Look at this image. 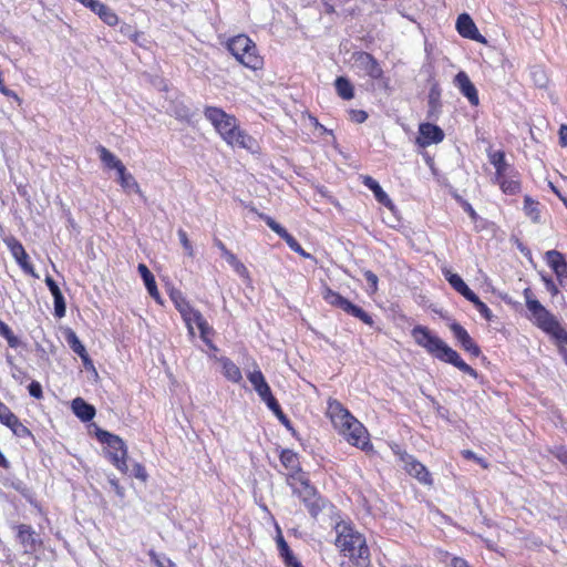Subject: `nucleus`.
<instances>
[{"label":"nucleus","instance_id":"nucleus-1","mask_svg":"<svg viewBox=\"0 0 567 567\" xmlns=\"http://www.w3.org/2000/svg\"><path fill=\"white\" fill-rule=\"evenodd\" d=\"M204 116L229 147L246 150L251 154L260 152L259 142L240 127L235 115L227 113L221 107L207 105L204 107Z\"/></svg>","mask_w":567,"mask_h":567},{"label":"nucleus","instance_id":"nucleus-2","mask_svg":"<svg viewBox=\"0 0 567 567\" xmlns=\"http://www.w3.org/2000/svg\"><path fill=\"white\" fill-rule=\"evenodd\" d=\"M336 533L334 546L340 555L348 558L355 567H370L371 554L365 536L360 533L351 520H339L333 525Z\"/></svg>","mask_w":567,"mask_h":567},{"label":"nucleus","instance_id":"nucleus-3","mask_svg":"<svg viewBox=\"0 0 567 567\" xmlns=\"http://www.w3.org/2000/svg\"><path fill=\"white\" fill-rule=\"evenodd\" d=\"M526 308L529 312L528 319L540 331L549 336L558 346L559 353L567 363V329L560 323L558 318L551 313L536 298L533 290L527 287L523 290Z\"/></svg>","mask_w":567,"mask_h":567},{"label":"nucleus","instance_id":"nucleus-4","mask_svg":"<svg viewBox=\"0 0 567 567\" xmlns=\"http://www.w3.org/2000/svg\"><path fill=\"white\" fill-rule=\"evenodd\" d=\"M411 334L415 343L425 349L433 358L454 365L474 379L478 378V372L467 364L456 350L451 348L440 337L433 334L427 327L417 324L412 329Z\"/></svg>","mask_w":567,"mask_h":567},{"label":"nucleus","instance_id":"nucleus-5","mask_svg":"<svg viewBox=\"0 0 567 567\" xmlns=\"http://www.w3.org/2000/svg\"><path fill=\"white\" fill-rule=\"evenodd\" d=\"M226 50L244 68L254 72L264 70L265 59L256 42L245 33L230 37L225 43Z\"/></svg>","mask_w":567,"mask_h":567},{"label":"nucleus","instance_id":"nucleus-6","mask_svg":"<svg viewBox=\"0 0 567 567\" xmlns=\"http://www.w3.org/2000/svg\"><path fill=\"white\" fill-rule=\"evenodd\" d=\"M97 441L105 445L104 453L111 464L122 474L128 473V451L122 437L106 430L96 429Z\"/></svg>","mask_w":567,"mask_h":567},{"label":"nucleus","instance_id":"nucleus-7","mask_svg":"<svg viewBox=\"0 0 567 567\" xmlns=\"http://www.w3.org/2000/svg\"><path fill=\"white\" fill-rule=\"evenodd\" d=\"M321 295L323 300L331 307L342 310L347 315L352 316L355 319H359L361 322L369 327L374 326V320L371 315H369L361 307L351 302L349 299L341 296L338 291L331 289L329 286H324L322 288Z\"/></svg>","mask_w":567,"mask_h":567},{"label":"nucleus","instance_id":"nucleus-8","mask_svg":"<svg viewBox=\"0 0 567 567\" xmlns=\"http://www.w3.org/2000/svg\"><path fill=\"white\" fill-rule=\"evenodd\" d=\"M337 432L352 446L360 449L365 453H373V444L370 441V434L365 426L354 416L347 422L342 429Z\"/></svg>","mask_w":567,"mask_h":567},{"label":"nucleus","instance_id":"nucleus-9","mask_svg":"<svg viewBox=\"0 0 567 567\" xmlns=\"http://www.w3.org/2000/svg\"><path fill=\"white\" fill-rule=\"evenodd\" d=\"M399 457L409 475L413 476L423 485H433V477L431 473L426 466L419 462L413 455L408 454L406 452H400Z\"/></svg>","mask_w":567,"mask_h":567},{"label":"nucleus","instance_id":"nucleus-10","mask_svg":"<svg viewBox=\"0 0 567 567\" xmlns=\"http://www.w3.org/2000/svg\"><path fill=\"white\" fill-rule=\"evenodd\" d=\"M326 416L330 420L333 429H342L354 415L337 399L327 400Z\"/></svg>","mask_w":567,"mask_h":567},{"label":"nucleus","instance_id":"nucleus-11","mask_svg":"<svg viewBox=\"0 0 567 567\" xmlns=\"http://www.w3.org/2000/svg\"><path fill=\"white\" fill-rule=\"evenodd\" d=\"M444 137V131L439 125L424 122L419 125V134L415 138V143L417 146L425 148L432 144L443 142Z\"/></svg>","mask_w":567,"mask_h":567},{"label":"nucleus","instance_id":"nucleus-12","mask_svg":"<svg viewBox=\"0 0 567 567\" xmlns=\"http://www.w3.org/2000/svg\"><path fill=\"white\" fill-rule=\"evenodd\" d=\"M297 476L287 475L286 482L290 486L292 494L296 495L301 502L308 496L312 495L318 489L313 486L306 472H297Z\"/></svg>","mask_w":567,"mask_h":567},{"label":"nucleus","instance_id":"nucleus-13","mask_svg":"<svg viewBox=\"0 0 567 567\" xmlns=\"http://www.w3.org/2000/svg\"><path fill=\"white\" fill-rule=\"evenodd\" d=\"M449 328L453 333V337L458 342L461 348L467 352L470 355L477 358L481 355L482 351L478 344L472 339L467 330L456 321H452L449 323Z\"/></svg>","mask_w":567,"mask_h":567},{"label":"nucleus","instance_id":"nucleus-14","mask_svg":"<svg viewBox=\"0 0 567 567\" xmlns=\"http://www.w3.org/2000/svg\"><path fill=\"white\" fill-rule=\"evenodd\" d=\"M259 217L267 224V226L274 230L280 238H282L288 247L299 254L302 257H310V254L306 252L305 249L301 247V245L298 243V240L287 231L285 227H282L279 223H277L272 217L259 214Z\"/></svg>","mask_w":567,"mask_h":567},{"label":"nucleus","instance_id":"nucleus-15","mask_svg":"<svg viewBox=\"0 0 567 567\" xmlns=\"http://www.w3.org/2000/svg\"><path fill=\"white\" fill-rule=\"evenodd\" d=\"M247 378L257 394L267 404V406L270 404L275 405L277 399L274 396L271 389L265 379V375L257 364L256 369L247 374Z\"/></svg>","mask_w":567,"mask_h":567},{"label":"nucleus","instance_id":"nucleus-16","mask_svg":"<svg viewBox=\"0 0 567 567\" xmlns=\"http://www.w3.org/2000/svg\"><path fill=\"white\" fill-rule=\"evenodd\" d=\"M545 260L549 268L556 275L557 281L561 287L567 286V260L558 250H548L545 254Z\"/></svg>","mask_w":567,"mask_h":567},{"label":"nucleus","instance_id":"nucleus-17","mask_svg":"<svg viewBox=\"0 0 567 567\" xmlns=\"http://www.w3.org/2000/svg\"><path fill=\"white\" fill-rule=\"evenodd\" d=\"M455 27L461 37L474 40L478 43H486L485 37L480 33L475 22L468 13H461L456 19Z\"/></svg>","mask_w":567,"mask_h":567},{"label":"nucleus","instance_id":"nucleus-18","mask_svg":"<svg viewBox=\"0 0 567 567\" xmlns=\"http://www.w3.org/2000/svg\"><path fill=\"white\" fill-rule=\"evenodd\" d=\"M8 248L21 267V269L27 274L32 276L33 278H39L38 274L34 270L33 265L29 260V256L23 247V245L16 238H11L7 241Z\"/></svg>","mask_w":567,"mask_h":567},{"label":"nucleus","instance_id":"nucleus-19","mask_svg":"<svg viewBox=\"0 0 567 567\" xmlns=\"http://www.w3.org/2000/svg\"><path fill=\"white\" fill-rule=\"evenodd\" d=\"M354 59L369 78L372 80L383 79L384 72L379 61L371 53L361 51L355 53Z\"/></svg>","mask_w":567,"mask_h":567},{"label":"nucleus","instance_id":"nucleus-20","mask_svg":"<svg viewBox=\"0 0 567 567\" xmlns=\"http://www.w3.org/2000/svg\"><path fill=\"white\" fill-rule=\"evenodd\" d=\"M276 545L285 567H305L286 542L279 525H276Z\"/></svg>","mask_w":567,"mask_h":567},{"label":"nucleus","instance_id":"nucleus-21","mask_svg":"<svg viewBox=\"0 0 567 567\" xmlns=\"http://www.w3.org/2000/svg\"><path fill=\"white\" fill-rule=\"evenodd\" d=\"M83 6L97 14L99 18L109 27H115L118 24V16L107 4L102 3L99 0H85Z\"/></svg>","mask_w":567,"mask_h":567},{"label":"nucleus","instance_id":"nucleus-22","mask_svg":"<svg viewBox=\"0 0 567 567\" xmlns=\"http://www.w3.org/2000/svg\"><path fill=\"white\" fill-rule=\"evenodd\" d=\"M454 83L460 92L468 100L471 105L477 106L480 104L478 92L464 71H460L455 75Z\"/></svg>","mask_w":567,"mask_h":567},{"label":"nucleus","instance_id":"nucleus-23","mask_svg":"<svg viewBox=\"0 0 567 567\" xmlns=\"http://www.w3.org/2000/svg\"><path fill=\"white\" fill-rule=\"evenodd\" d=\"M17 539L24 548L25 553H33L38 549L40 542L35 537V532L30 525L20 524L16 526Z\"/></svg>","mask_w":567,"mask_h":567},{"label":"nucleus","instance_id":"nucleus-24","mask_svg":"<svg viewBox=\"0 0 567 567\" xmlns=\"http://www.w3.org/2000/svg\"><path fill=\"white\" fill-rule=\"evenodd\" d=\"M65 340L69 347L72 349L74 353H76L84 365L85 369L95 370L92 359L90 358L84 344L78 338L76 333L72 329H68L65 332Z\"/></svg>","mask_w":567,"mask_h":567},{"label":"nucleus","instance_id":"nucleus-25","mask_svg":"<svg viewBox=\"0 0 567 567\" xmlns=\"http://www.w3.org/2000/svg\"><path fill=\"white\" fill-rule=\"evenodd\" d=\"M494 183L499 186L505 195L515 196L522 192L520 176L516 171H513L511 175L505 174L502 177L494 178Z\"/></svg>","mask_w":567,"mask_h":567},{"label":"nucleus","instance_id":"nucleus-26","mask_svg":"<svg viewBox=\"0 0 567 567\" xmlns=\"http://www.w3.org/2000/svg\"><path fill=\"white\" fill-rule=\"evenodd\" d=\"M302 504L306 506L310 516L315 519H317L319 514L326 508H334V505L328 498L323 497L318 491L313 493V496L310 495L305 498Z\"/></svg>","mask_w":567,"mask_h":567},{"label":"nucleus","instance_id":"nucleus-27","mask_svg":"<svg viewBox=\"0 0 567 567\" xmlns=\"http://www.w3.org/2000/svg\"><path fill=\"white\" fill-rule=\"evenodd\" d=\"M224 378L231 383H240L243 374L240 368L228 357L217 358Z\"/></svg>","mask_w":567,"mask_h":567},{"label":"nucleus","instance_id":"nucleus-28","mask_svg":"<svg viewBox=\"0 0 567 567\" xmlns=\"http://www.w3.org/2000/svg\"><path fill=\"white\" fill-rule=\"evenodd\" d=\"M362 184L368 187L374 195L375 199L388 208L393 207V203L389 195L382 189L380 184L369 175L360 176Z\"/></svg>","mask_w":567,"mask_h":567},{"label":"nucleus","instance_id":"nucleus-29","mask_svg":"<svg viewBox=\"0 0 567 567\" xmlns=\"http://www.w3.org/2000/svg\"><path fill=\"white\" fill-rule=\"evenodd\" d=\"M137 269L150 296L153 299H155L158 303H162L161 293L158 291L154 275L151 272V270L145 264H140Z\"/></svg>","mask_w":567,"mask_h":567},{"label":"nucleus","instance_id":"nucleus-30","mask_svg":"<svg viewBox=\"0 0 567 567\" xmlns=\"http://www.w3.org/2000/svg\"><path fill=\"white\" fill-rule=\"evenodd\" d=\"M441 95H442V90L440 87V84L437 82H434L432 84V86L430 87L429 96H427V104H429L427 117L429 118L436 117L439 115V113L441 112V107H442Z\"/></svg>","mask_w":567,"mask_h":567},{"label":"nucleus","instance_id":"nucleus-31","mask_svg":"<svg viewBox=\"0 0 567 567\" xmlns=\"http://www.w3.org/2000/svg\"><path fill=\"white\" fill-rule=\"evenodd\" d=\"M279 460L282 466L289 471L287 475L297 476V472H303L300 466L298 454L295 453L292 450H282L279 455Z\"/></svg>","mask_w":567,"mask_h":567},{"label":"nucleus","instance_id":"nucleus-32","mask_svg":"<svg viewBox=\"0 0 567 567\" xmlns=\"http://www.w3.org/2000/svg\"><path fill=\"white\" fill-rule=\"evenodd\" d=\"M487 156H488L489 163L495 168L494 178L502 177L503 175H505L507 168L509 167V165L506 162L505 152L502 150H498V151L488 150Z\"/></svg>","mask_w":567,"mask_h":567},{"label":"nucleus","instance_id":"nucleus-33","mask_svg":"<svg viewBox=\"0 0 567 567\" xmlns=\"http://www.w3.org/2000/svg\"><path fill=\"white\" fill-rule=\"evenodd\" d=\"M72 410L83 422H89L95 416V408L85 402L82 398H76L72 401Z\"/></svg>","mask_w":567,"mask_h":567},{"label":"nucleus","instance_id":"nucleus-34","mask_svg":"<svg viewBox=\"0 0 567 567\" xmlns=\"http://www.w3.org/2000/svg\"><path fill=\"white\" fill-rule=\"evenodd\" d=\"M97 152L100 155V159L106 169H115L116 173L118 174L121 171H123L125 168V165L123 164V162L120 158H117L106 147L100 145L97 147Z\"/></svg>","mask_w":567,"mask_h":567},{"label":"nucleus","instance_id":"nucleus-35","mask_svg":"<svg viewBox=\"0 0 567 567\" xmlns=\"http://www.w3.org/2000/svg\"><path fill=\"white\" fill-rule=\"evenodd\" d=\"M445 279L452 288L461 293L466 300L474 293V291L465 284L461 276L453 274L450 270L443 271Z\"/></svg>","mask_w":567,"mask_h":567},{"label":"nucleus","instance_id":"nucleus-36","mask_svg":"<svg viewBox=\"0 0 567 567\" xmlns=\"http://www.w3.org/2000/svg\"><path fill=\"white\" fill-rule=\"evenodd\" d=\"M117 183L124 192L142 194L141 187L135 177L127 172L126 167L117 174Z\"/></svg>","mask_w":567,"mask_h":567},{"label":"nucleus","instance_id":"nucleus-37","mask_svg":"<svg viewBox=\"0 0 567 567\" xmlns=\"http://www.w3.org/2000/svg\"><path fill=\"white\" fill-rule=\"evenodd\" d=\"M7 427H9L12 433L20 439L33 437L32 432L28 429L19 417L13 413L4 423Z\"/></svg>","mask_w":567,"mask_h":567},{"label":"nucleus","instance_id":"nucleus-38","mask_svg":"<svg viewBox=\"0 0 567 567\" xmlns=\"http://www.w3.org/2000/svg\"><path fill=\"white\" fill-rule=\"evenodd\" d=\"M334 87L341 99L348 101L354 97V87L347 78L338 76L334 81Z\"/></svg>","mask_w":567,"mask_h":567},{"label":"nucleus","instance_id":"nucleus-39","mask_svg":"<svg viewBox=\"0 0 567 567\" xmlns=\"http://www.w3.org/2000/svg\"><path fill=\"white\" fill-rule=\"evenodd\" d=\"M539 203L534 200L530 196L524 197V212L533 221L537 223L540 219Z\"/></svg>","mask_w":567,"mask_h":567},{"label":"nucleus","instance_id":"nucleus-40","mask_svg":"<svg viewBox=\"0 0 567 567\" xmlns=\"http://www.w3.org/2000/svg\"><path fill=\"white\" fill-rule=\"evenodd\" d=\"M171 299L182 317H185L186 312L193 307L185 296L178 290L171 293Z\"/></svg>","mask_w":567,"mask_h":567},{"label":"nucleus","instance_id":"nucleus-41","mask_svg":"<svg viewBox=\"0 0 567 567\" xmlns=\"http://www.w3.org/2000/svg\"><path fill=\"white\" fill-rule=\"evenodd\" d=\"M470 302H472L474 305V307L476 308V310L480 312V315L487 321H491L492 318H493V312L492 310L488 308V306L483 302L478 296L474 292L468 299H467Z\"/></svg>","mask_w":567,"mask_h":567},{"label":"nucleus","instance_id":"nucleus-42","mask_svg":"<svg viewBox=\"0 0 567 567\" xmlns=\"http://www.w3.org/2000/svg\"><path fill=\"white\" fill-rule=\"evenodd\" d=\"M189 333L194 334V328L193 324H196L197 322L202 321L204 319V316L202 312L194 307H192L187 312L185 317H182Z\"/></svg>","mask_w":567,"mask_h":567},{"label":"nucleus","instance_id":"nucleus-43","mask_svg":"<svg viewBox=\"0 0 567 567\" xmlns=\"http://www.w3.org/2000/svg\"><path fill=\"white\" fill-rule=\"evenodd\" d=\"M0 334L7 340L10 348L16 349L19 347L20 341L18 337L13 333L11 328L2 320H0Z\"/></svg>","mask_w":567,"mask_h":567},{"label":"nucleus","instance_id":"nucleus-44","mask_svg":"<svg viewBox=\"0 0 567 567\" xmlns=\"http://www.w3.org/2000/svg\"><path fill=\"white\" fill-rule=\"evenodd\" d=\"M177 235H178V239H179V243L185 251V255L189 258H194L195 257V249H194V246L193 244L190 243L189 238H188V235L187 233L183 229V228H179L177 230Z\"/></svg>","mask_w":567,"mask_h":567},{"label":"nucleus","instance_id":"nucleus-45","mask_svg":"<svg viewBox=\"0 0 567 567\" xmlns=\"http://www.w3.org/2000/svg\"><path fill=\"white\" fill-rule=\"evenodd\" d=\"M229 266L234 269V271L244 279H249L250 274L247 267L234 255L231 258L227 260Z\"/></svg>","mask_w":567,"mask_h":567},{"label":"nucleus","instance_id":"nucleus-46","mask_svg":"<svg viewBox=\"0 0 567 567\" xmlns=\"http://www.w3.org/2000/svg\"><path fill=\"white\" fill-rule=\"evenodd\" d=\"M196 327L198 328L199 330V334H200V338L202 340L206 343V344H210V336L214 334V329L213 327L207 322V320L204 318L202 319V321L197 322L196 323Z\"/></svg>","mask_w":567,"mask_h":567},{"label":"nucleus","instance_id":"nucleus-47","mask_svg":"<svg viewBox=\"0 0 567 567\" xmlns=\"http://www.w3.org/2000/svg\"><path fill=\"white\" fill-rule=\"evenodd\" d=\"M196 327L198 328L199 330V334H200V338L202 340L206 343V344H210V336L214 334V329L213 327L207 322V320L204 318L202 319V321L197 322L196 323Z\"/></svg>","mask_w":567,"mask_h":567},{"label":"nucleus","instance_id":"nucleus-48","mask_svg":"<svg viewBox=\"0 0 567 567\" xmlns=\"http://www.w3.org/2000/svg\"><path fill=\"white\" fill-rule=\"evenodd\" d=\"M270 411L274 412V414L278 417V420L289 430L292 429L290 420L287 417V415L284 413L278 400H276L275 405L270 404L268 406Z\"/></svg>","mask_w":567,"mask_h":567},{"label":"nucleus","instance_id":"nucleus-49","mask_svg":"<svg viewBox=\"0 0 567 567\" xmlns=\"http://www.w3.org/2000/svg\"><path fill=\"white\" fill-rule=\"evenodd\" d=\"M53 300H54V316L59 319L63 318L66 312V305H65V299L63 297V293L61 292L56 296H53Z\"/></svg>","mask_w":567,"mask_h":567},{"label":"nucleus","instance_id":"nucleus-50","mask_svg":"<svg viewBox=\"0 0 567 567\" xmlns=\"http://www.w3.org/2000/svg\"><path fill=\"white\" fill-rule=\"evenodd\" d=\"M148 556L157 567H175V564L172 561L171 558H161L154 550H150Z\"/></svg>","mask_w":567,"mask_h":567},{"label":"nucleus","instance_id":"nucleus-51","mask_svg":"<svg viewBox=\"0 0 567 567\" xmlns=\"http://www.w3.org/2000/svg\"><path fill=\"white\" fill-rule=\"evenodd\" d=\"M363 277L367 280L370 292L375 293L378 291L379 278L372 270H364Z\"/></svg>","mask_w":567,"mask_h":567},{"label":"nucleus","instance_id":"nucleus-52","mask_svg":"<svg viewBox=\"0 0 567 567\" xmlns=\"http://www.w3.org/2000/svg\"><path fill=\"white\" fill-rule=\"evenodd\" d=\"M0 93L7 97L13 99L18 103H21L20 96L13 90H10L6 86L4 79H3V72L1 70H0Z\"/></svg>","mask_w":567,"mask_h":567},{"label":"nucleus","instance_id":"nucleus-53","mask_svg":"<svg viewBox=\"0 0 567 567\" xmlns=\"http://www.w3.org/2000/svg\"><path fill=\"white\" fill-rule=\"evenodd\" d=\"M28 390H29V394L37 399V400H41L43 398V390H42V385L40 384V382L38 381H32L29 385H28Z\"/></svg>","mask_w":567,"mask_h":567},{"label":"nucleus","instance_id":"nucleus-54","mask_svg":"<svg viewBox=\"0 0 567 567\" xmlns=\"http://www.w3.org/2000/svg\"><path fill=\"white\" fill-rule=\"evenodd\" d=\"M350 120L354 123L361 124L367 121L368 113L364 110H350L349 111Z\"/></svg>","mask_w":567,"mask_h":567},{"label":"nucleus","instance_id":"nucleus-55","mask_svg":"<svg viewBox=\"0 0 567 567\" xmlns=\"http://www.w3.org/2000/svg\"><path fill=\"white\" fill-rule=\"evenodd\" d=\"M133 475H134V477H136L137 480H140L144 483L148 478L147 471H146L145 466L141 463H135L133 465Z\"/></svg>","mask_w":567,"mask_h":567},{"label":"nucleus","instance_id":"nucleus-56","mask_svg":"<svg viewBox=\"0 0 567 567\" xmlns=\"http://www.w3.org/2000/svg\"><path fill=\"white\" fill-rule=\"evenodd\" d=\"M12 378L18 381L20 384L24 383L29 379L28 372L19 367H13L12 369Z\"/></svg>","mask_w":567,"mask_h":567},{"label":"nucleus","instance_id":"nucleus-57","mask_svg":"<svg viewBox=\"0 0 567 567\" xmlns=\"http://www.w3.org/2000/svg\"><path fill=\"white\" fill-rule=\"evenodd\" d=\"M214 245L219 249L221 256L226 259V261L235 255L226 247V245L219 238H214Z\"/></svg>","mask_w":567,"mask_h":567},{"label":"nucleus","instance_id":"nucleus-58","mask_svg":"<svg viewBox=\"0 0 567 567\" xmlns=\"http://www.w3.org/2000/svg\"><path fill=\"white\" fill-rule=\"evenodd\" d=\"M44 281H45V285L49 288L50 292L52 293V296H56L62 292L61 289L59 288L58 284L54 281V279L51 276H47Z\"/></svg>","mask_w":567,"mask_h":567},{"label":"nucleus","instance_id":"nucleus-59","mask_svg":"<svg viewBox=\"0 0 567 567\" xmlns=\"http://www.w3.org/2000/svg\"><path fill=\"white\" fill-rule=\"evenodd\" d=\"M12 414L10 408L0 401V422L3 424Z\"/></svg>","mask_w":567,"mask_h":567},{"label":"nucleus","instance_id":"nucleus-60","mask_svg":"<svg viewBox=\"0 0 567 567\" xmlns=\"http://www.w3.org/2000/svg\"><path fill=\"white\" fill-rule=\"evenodd\" d=\"M130 40L133 43L137 44L138 47H144L145 34H144L143 31H138V30L135 29V31L131 35Z\"/></svg>","mask_w":567,"mask_h":567},{"label":"nucleus","instance_id":"nucleus-61","mask_svg":"<svg viewBox=\"0 0 567 567\" xmlns=\"http://www.w3.org/2000/svg\"><path fill=\"white\" fill-rule=\"evenodd\" d=\"M109 482H110L111 486L113 487L114 492L116 493V495L120 497H124L125 491H124V487L121 486L118 480L113 477V478H110Z\"/></svg>","mask_w":567,"mask_h":567},{"label":"nucleus","instance_id":"nucleus-62","mask_svg":"<svg viewBox=\"0 0 567 567\" xmlns=\"http://www.w3.org/2000/svg\"><path fill=\"white\" fill-rule=\"evenodd\" d=\"M451 567H472L468 561L462 557L454 556L451 559Z\"/></svg>","mask_w":567,"mask_h":567},{"label":"nucleus","instance_id":"nucleus-63","mask_svg":"<svg viewBox=\"0 0 567 567\" xmlns=\"http://www.w3.org/2000/svg\"><path fill=\"white\" fill-rule=\"evenodd\" d=\"M543 279H544V282L546 285L547 290L551 293V296H556L558 293V288L555 285V282L553 281V279L551 278H545V277Z\"/></svg>","mask_w":567,"mask_h":567},{"label":"nucleus","instance_id":"nucleus-64","mask_svg":"<svg viewBox=\"0 0 567 567\" xmlns=\"http://www.w3.org/2000/svg\"><path fill=\"white\" fill-rule=\"evenodd\" d=\"M559 142L560 145L567 146V125L563 124L559 127Z\"/></svg>","mask_w":567,"mask_h":567}]
</instances>
